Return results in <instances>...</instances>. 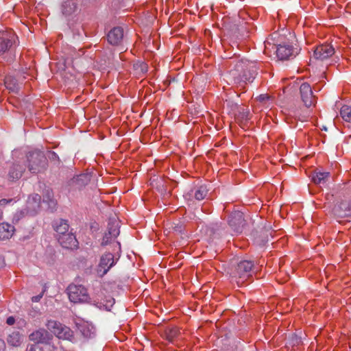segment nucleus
Returning a JSON list of instances; mask_svg holds the SVG:
<instances>
[{"mask_svg":"<svg viewBox=\"0 0 351 351\" xmlns=\"http://www.w3.org/2000/svg\"><path fill=\"white\" fill-rule=\"evenodd\" d=\"M19 43L18 36L12 29H0V56L7 62L15 59Z\"/></svg>","mask_w":351,"mask_h":351,"instance_id":"nucleus-1","label":"nucleus"},{"mask_svg":"<svg viewBox=\"0 0 351 351\" xmlns=\"http://www.w3.org/2000/svg\"><path fill=\"white\" fill-rule=\"evenodd\" d=\"M231 75L235 83L252 82L256 75V69L254 63L241 60L237 63Z\"/></svg>","mask_w":351,"mask_h":351,"instance_id":"nucleus-2","label":"nucleus"},{"mask_svg":"<svg viewBox=\"0 0 351 351\" xmlns=\"http://www.w3.org/2000/svg\"><path fill=\"white\" fill-rule=\"evenodd\" d=\"M25 167L32 173H38L46 169L47 160L44 153L39 150H33L26 154Z\"/></svg>","mask_w":351,"mask_h":351,"instance_id":"nucleus-3","label":"nucleus"},{"mask_svg":"<svg viewBox=\"0 0 351 351\" xmlns=\"http://www.w3.org/2000/svg\"><path fill=\"white\" fill-rule=\"evenodd\" d=\"M66 292L71 302L82 303L89 300L87 289L82 285L71 283L68 286Z\"/></svg>","mask_w":351,"mask_h":351,"instance_id":"nucleus-4","label":"nucleus"},{"mask_svg":"<svg viewBox=\"0 0 351 351\" xmlns=\"http://www.w3.org/2000/svg\"><path fill=\"white\" fill-rule=\"evenodd\" d=\"M254 267L253 262L250 261H240L237 267L232 278H235L237 285H242L251 276L250 272Z\"/></svg>","mask_w":351,"mask_h":351,"instance_id":"nucleus-5","label":"nucleus"},{"mask_svg":"<svg viewBox=\"0 0 351 351\" xmlns=\"http://www.w3.org/2000/svg\"><path fill=\"white\" fill-rule=\"evenodd\" d=\"M46 326L59 339H69L73 336L71 330L56 320H49Z\"/></svg>","mask_w":351,"mask_h":351,"instance_id":"nucleus-6","label":"nucleus"},{"mask_svg":"<svg viewBox=\"0 0 351 351\" xmlns=\"http://www.w3.org/2000/svg\"><path fill=\"white\" fill-rule=\"evenodd\" d=\"M116 264L113 254L110 252L103 254L97 268V274L99 277H103Z\"/></svg>","mask_w":351,"mask_h":351,"instance_id":"nucleus-7","label":"nucleus"},{"mask_svg":"<svg viewBox=\"0 0 351 351\" xmlns=\"http://www.w3.org/2000/svg\"><path fill=\"white\" fill-rule=\"evenodd\" d=\"M300 95L302 101L307 108L314 106L316 103V97L313 95L312 88L306 82L302 83L300 86Z\"/></svg>","mask_w":351,"mask_h":351,"instance_id":"nucleus-8","label":"nucleus"},{"mask_svg":"<svg viewBox=\"0 0 351 351\" xmlns=\"http://www.w3.org/2000/svg\"><path fill=\"white\" fill-rule=\"evenodd\" d=\"M333 215L337 217L351 215V199L345 198L337 202L332 208Z\"/></svg>","mask_w":351,"mask_h":351,"instance_id":"nucleus-9","label":"nucleus"},{"mask_svg":"<svg viewBox=\"0 0 351 351\" xmlns=\"http://www.w3.org/2000/svg\"><path fill=\"white\" fill-rule=\"evenodd\" d=\"M335 53V48L329 43L317 46L313 51V58L318 60H324Z\"/></svg>","mask_w":351,"mask_h":351,"instance_id":"nucleus-10","label":"nucleus"},{"mask_svg":"<svg viewBox=\"0 0 351 351\" xmlns=\"http://www.w3.org/2000/svg\"><path fill=\"white\" fill-rule=\"evenodd\" d=\"M228 224L234 232H241L245 225L243 213L240 211H234L228 219Z\"/></svg>","mask_w":351,"mask_h":351,"instance_id":"nucleus-11","label":"nucleus"},{"mask_svg":"<svg viewBox=\"0 0 351 351\" xmlns=\"http://www.w3.org/2000/svg\"><path fill=\"white\" fill-rule=\"evenodd\" d=\"M58 240L60 244L64 248L75 249L78 245V241L75 236L71 232L60 235Z\"/></svg>","mask_w":351,"mask_h":351,"instance_id":"nucleus-12","label":"nucleus"},{"mask_svg":"<svg viewBox=\"0 0 351 351\" xmlns=\"http://www.w3.org/2000/svg\"><path fill=\"white\" fill-rule=\"evenodd\" d=\"M76 327L80 332L86 338L91 337L95 333L94 326L88 322L79 320L76 322Z\"/></svg>","mask_w":351,"mask_h":351,"instance_id":"nucleus-13","label":"nucleus"},{"mask_svg":"<svg viewBox=\"0 0 351 351\" xmlns=\"http://www.w3.org/2000/svg\"><path fill=\"white\" fill-rule=\"evenodd\" d=\"M108 41L113 45L121 43L123 38V30L120 27H114L107 35Z\"/></svg>","mask_w":351,"mask_h":351,"instance_id":"nucleus-14","label":"nucleus"},{"mask_svg":"<svg viewBox=\"0 0 351 351\" xmlns=\"http://www.w3.org/2000/svg\"><path fill=\"white\" fill-rule=\"evenodd\" d=\"M29 339L37 343H47L49 339V334L45 329H39L29 335Z\"/></svg>","mask_w":351,"mask_h":351,"instance_id":"nucleus-15","label":"nucleus"},{"mask_svg":"<svg viewBox=\"0 0 351 351\" xmlns=\"http://www.w3.org/2000/svg\"><path fill=\"white\" fill-rule=\"evenodd\" d=\"M25 165L20 163H14L8 172V178L10 180L14 181L21 178L25 171Z\"/></svg>","mask_w":351,"mask_h":351,"instance_id":"nucleus-16","label":"nucleus"},{"mask_svg":"<svg viewBox=\"0 0 351 351\" xmlns=\"http://www.w3.org/2000/svg\"><path fill=\"white\" fill-rule=\"evenodd\" d=\"M276 55L280 60H287L293 56V48L289 45H280L277 47Z\"/></svg>","mask_w":351,"mask_h":351,"instance_id":"nucleus-17","label":"nucleus"},{"mask_svg":"<svg viewBox=\"0 0 351 351\" xmlns=\"http://www.w3.org/2000/svg\"><path fill=\"white\" fill-rule=\"evenodd\" d=\"M180 335V328L176 326L167 328L163 333L164 337L170 343H174L179 339Z\"/></svg>","mask_w":351,"mask_h":351,"instance_id":"nucleus-18","label":"nucleus"},{"mask_svg":"<svg viewBox=\"0 0 351 351\" xmlns=\"http://www.w3.org/2000/svg\"><path fill=\"white\" fill-rule=\"evenodd\" d=\"M15 231L14 227L5 222L0 223V239H9L12 237Z\"/></svg>","mask_w":351,"mask_h":351,"instance_id":"nucleus-19","label":"nucleus"},{"mask_svg":"<svg viewBox=\"0 0 351 351\" xmlns=\"http://www.w3.org/2000/svg\"><path fill=\"white\" fill-rule=\"evenodd\" d=\"M330 177L329 172H315L313 176L312 180L315 184L324 185L328 181Z\"/></svg>","mask_w":351,"mask_h":351,"instance_id":"nucleus-20","label":"nucleus"},{"mask_svg":"<svg viewBox=\"0 0 351 351\" xmlns=\"http://www.w3.org/2000/svg\"><path fill=\"white\" fill-rule=\"evenodd\" d=\"M27 207L36 212L40 207L41 197L38 194H33L27 199Z\"/></svg>","mask_w":351,"mask_h":351,"instance_id":"nucleus-21","label":"nucleus"},{"mask_svg":"<svg viewBox=\"0 0 351 351\" xmlns=\"http://www.w3.org/2000/svg\"><path fill=\"white\" fill-rule=\"evenodd\" d=\"M236 119L242 127H245L250 119V111L247 108H241L236 114Z\"/></svg>","mask_w":351,"mask_h":351,"instance_id":"nucleus-22","label":"nucleus"},{"mask_svg":"<svg viewBox=\"0 0 351 351\" xmlns=\"http://www.w3.org/2000/svg\"><path fill=\"white\" fill-rule=\"evenodd\" d=\"M55 231L60 235L69 233V226L66 220L60 219L54 225Z\"/></svg>","mask_w":351,"mask_h":351,"instance_id":"nucleus-23","label":"nucleus"},{"mask_svg":"<svg viewBox=\"0 0 351 351\" xmlns=\"http://www.w3.org/2000/svg\"><path fill=\"white\" fill-rule=\"evenodd\" d=\"M23 337L19 332H13L8 337V343L12 346H19L21 345Z\"/></svg>","mask_w":351,"mask_h":351,"instance_id":"nucleus-24","label":"nucleus"},{"mask_svg":"<svg viewBox=\"0 0 351 351\" xmlns=\"http://www.w3.org/2000/svg\"><path fill=\"white\" fill-rule=\"evenodd\" d=\"M4 83L5 87L12 92H16L19 90L17 81L12 76H6L4 80Z\"/></svg>","mask_w":351,"mask_h":351,"instance_id":"nucleus-25","label":"nucleus"},{"mask_svg":"<svg viewBox=\"0 0 351 351\" xmlns=\"http://www.w3.org/2000/svg\"><path fill=\"white\" fill-rule=\"evenodd\" d=\"M340 114L342 119L348 123H351V106H343L340 110Z\"/></svg>","mask_w":351,"mask_h":351,"instance_id":"nucleus-26","label":"nucleus"},{"mask_svg":"<svg viewBox=\"0 0 351 351\" xmlns=\"http://www.w3.org/2000/svg\"><path fill=\"white\" fill-rule=\"evenodd\" d=\"M62 13L65 15H69L75 9L74 3L71 1H66L62 4Z\"/></svg>","mask_w":351,"mask_h":351,"instance_id":"nucleus-27","label":"nucleus"},{"mask_svg":"<svg viewBox=\"0 0 351 351\" xmlns=\"http://www.w3.org/2000/svg\"><path fill=\"white\" fill-rule=\"evenodd\" d=\"M208 191L206 187L201 186L195 192V197L197 200H202L207 195Z\"/></svg>","mask_w":351,"mask_h":351,"instance_id":"nucleus-28","label":"nucleus"},{"mask_svg":"<svg viewBox=\"0 0 351 351\" xmlns=\"http://www.w3.org/2000/svg\"><path fill=\"white\" fill-rule=\"evenodd\" d=\"M106 234L115 239L119 234V229L117 226L109 224Z\"/></svg>","mask_w":351,"mask_h":351,"instance_id":"nucleus-29","label":"nucleus"},{"mask_svg":"<svg viewBox=\"0 0 351 351\" xmlns=\"http://www.w3.org/2000/svg\"><path fill=\"white\" fill-rule=\"evenodd\" d=\"M16 199L15 198H10V199H1L0 200V206H5L8 204H14L16 202Z\"/></svg>","mask_w":351,"mask_h":351,"instance_id":"nucleus-30","label":"nucleus"},{"mask_svg":"<svg viewBox=\"0 0 351 351\" xmlns=\"http://www.w3.org/2000/svg\"><path fill=\"white\" fill-rule=\"evenodd\" d=\"M29 351H43V348L41 343H36L34 345L31 346Z\"/></svg>","mask_w":351,"mask_h":351,"instance_id":"nucleus-31","label":"nucleus"},{"mask_svg":"<svg viewBox=\"0 0 351 351\" xmlns=\"http://www.w3.org/2000/svg\"><path fill=\"white\" fill-rule=\"evenodd\" d=\"M47 199L46 201L49 202V203L51 204L53 206H55V202L53 200L52 197H53V193L51 191H47Z\"/></svg>","mask_w":351,"mask_h":351,"instance_id":"nucleus-32","label":"nucleus"},{"mask_svg":"<svg viewBox=\"0 0 351 351\" xmlns=\"http://www.w3.org/2000/svg\"><path fill=\"white\" fill-rule=\"evenodd\" d=\"M113 237H110V235L107 234H105L104 238H103V240H102V242H101V244L103 245H107L110 241V240L112 239Z\"/></svg>","mask_w":351,"mask_h":351,"instance_id":"nucleus-33","label":"nucleus"},{"mask_svg":"<svg viewBox=\"0 0 351 351\" xmlns=\"http://www.w3.org/2000/svg\"><path fill=\"white\" fill-rule=\"evenodd\" d=\"M269 99V97L268 96V95L267 94H263V95H260L258 97H257V99L261 101V102H264L266 100H268Z\"/></svg>","mask_w":351,"mask_h":351,"instance_id":"nucleus-34","label":"nucleus"},{"mask_svg":"<svg viewBox=\"0 0 351 351\" xmlns=\"http://www.w3.org/2000/svg\"><path fill=\"white\" fill-rule=\"evenodd\" d=\"M15 319L13 317H9L6 320V323L10 326L13 325Z\"/></svg>","mask_w":351,"mask_h":351,"instance_id":"nucleus-35","label":"nucleus"},{"mask_svg":"<svg viewBox=\"0 0 351 351\" xmlns=\"http://www.w3.org/2000/svg\"><path fill=\"white\" fill-rule=\"evenodd\" d=\"M43 297V294L40 295H37V296H34L32 298V302H39V300H40V298Z\"/></svg>","mask_w":351,"mask_h":351,"instance_id":"nucleus-36","label":"nucleus"},{"mask_svg":"<svg viewBox=\"0 0 351 351\" xmlns=\"http://www.w3.org/2000/svg\"><path fill=\"white\" fill-rule=\"evenodd\" d=\"M83 178H86V179H88V177L87 175H85V174H82V175H80L77 176V180H83Z\"/></svg>","mask_w":351,"mask_h":351,"instance_id":"nucleus-37","label":"nucleus"},{"mask_svg":"<svg viewBox=\"0 0 351 351\" xmlns=\"http://www.w3.org/2000/svg\"><path fill=\"white\" fill-rule=\"evenodd\" d=\"M4 348H5L4 341L3 340L0 339V349L1 348L4 349Z\"/></svg>","mask_w":351,"mask_h":351,"instance_id":"nucleus-38","label":"nucleus"},{"mask_svg":"<svg viewBox=\"0 0 351 351\" xmlns=\"http://www.w3.org/2000/svg\"><path fill=\"white\" fill-rule=\"evenodd\" d=\"M50 154H51V155L52 156V158H58V155H57L55 152H50Z\"/></svg>","mask_w":351,"mask_h":351,"instance_id":"nucleus-39","label":"nucleus"},{"mask_svg":"<svg viewBox=\"0 0 351 351\" xmlns=\"http://www.w3.org/2000/svg\"><path fill=\"white\" fill-rule=\"evenodd\" d=\"M114 300L113 298H110V300L108 301L110 305H112L114 303Z\"/></svg>","mask_w":351,"mask_h":351,"instance_id":"nucleus-40","label":"nucleus"},{"mask_svg":"<svg viewBox=\"0 0 351 351\" xmlns=\"http://www.w3.org/2000/svg\"><path fill=\"white\" fill-rule=\"evenodd\" d=\"M3 217V212L0 210V220L2 219Z\"/></svg>","mask_w":351,"mask_h":351,"instance_id":"nucleus-41","label":"nucleus"}]
</instances>
